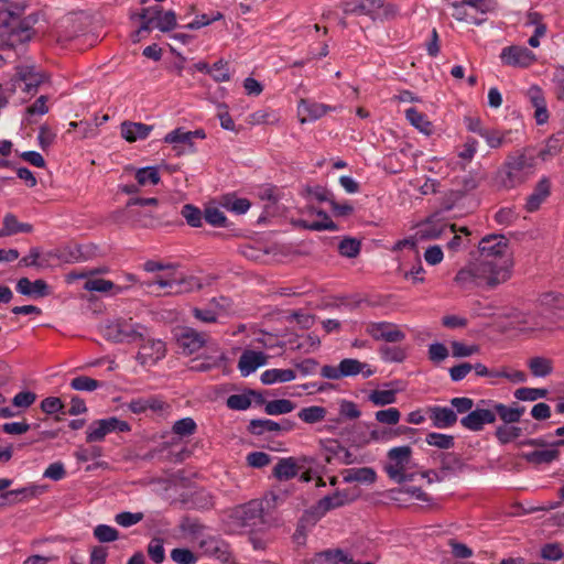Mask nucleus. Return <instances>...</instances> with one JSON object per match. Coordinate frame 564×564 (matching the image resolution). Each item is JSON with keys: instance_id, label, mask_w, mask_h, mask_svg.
Wrapping results in <instances>:
<instances>
[{"instance_id": "obj_1", "label": "nucleus", "mask_w": 564, "mask_h": 564, "mask_svg": "<svg viewBox=\"0 0 564 564\" xmlns=\"http://www.w3.org/2000/svg\"><path fill=\"white\" fill-rule=\"evenodd\" d=\"M24 11V4L9 1L0 9V50H15L32 39L37 19L23 17Z\"/></svg>"}, {"instance_id": "obj_2", "label": "nucleus", "mask_w": 564, "mask_h": 564, "mask_svg": "<svg viewBox=\"0 0 564 564\" xmlns=\"http://www.w3.org/2000/svg\"><path fill=\"white\" fill-rule=\"evenodd\" d=\"M535 158L525 150L510 153L495 175V184L500 189H512L525 183L534 173Z\"/></svg>"}, {"instance_id": "obj_3", "label": "nucleus", "mask_w": 564, "mask_h": 564, "mask_svg": "<svg viewBox=\"0 0 564 564\" xmlns=\"http://www.w3.org/2000/svg\"><path fill=\"white\" fill-rule=\"evenodd\" d=\"M471 265L476 273L477 286L492 289L510 279L513 262L511 259H505L502 263H498L495 260L479 257Z\"/></svg>"}, {"instance_id": "obj_4", "label": "nucleus", "mask_w": 564, "mask_h": 564, "mask_svg": "<svg viewBox=\"0 0 564 564\" xmlns=\"http://www.w3.org/2000/svg\"><path fill=\"white\" fill-rule=\"evenodd\" d=\"M540 312L530 329L550 328L557 318L564 317V295L557 292L543 293L540 299Z\"/></svg>"}, {"instance_id": "obj_5", "label": "nucleus", "mask_w": 564, "mask_h": 564, "mask_svg": "<svg viewBox=\"0 0 564 564\" xmlns=\"http://www.w3.org/2000/svg\"><path fill=\"white\" fill-rule=\"evenodd\" d=\"M230 523L236 529L252 530L263 522V507L259 500H250L247 503L239 505L230 510Z\"/></svg>"}, {"instance_id": "obj_6", "label": "nucleus", "mask_w": 564, "mask_h": 564, "mask_svg": "<svg viewBox=\"0 0 564 564\" xmlns=\"http://www.w3.org/2000/svg\"><path fill=\"white\" fill-rule=\"evenodd\" d=\"M141 330H145V327L139 324H133L131 318H118L108 322L102 327V335L107 340L115 343H130L137 341L138 338H143V333Z\"/></svg>"}, {"instance_id": "obj_7", "label": "nucleus", "mask_w": 564, "mask_h": 564, "mask_svg": "<svg viewBox=\"0 0 564 564\" xmlns=\"http://www.w3.org/2000/svg\"><path fill=\"white\" fill-rule=\"evenodd\" d=\"M412 447L409 445L393 447L388 451V463L383 469L388 477L397 484L404 482L403 471L410 465L412 459Z\"/></svg>"}, {"instance_id": "obj_8", "label": "nucleus", "mask_w": 564, "mask_h": 564, "mask_svg": "<svg viewBox=\"0 0 564 564\" xmlns=\"http://www.w3.org/2000/svg\"><path fill=\"white\" fill-rule=\"evenodd\" d=\"M508 239L503 235H489L484 237L478 246L479 257L502 263L505 259H511L508 252Z\"/></svg>"}, {"instance_id": "obj_9", "label": "nucleus", "mask_w": 564, "mask_h": 564, "mask_svg": "<svg viewBox=\"0 0 564 564\" xmlns=\"http://www.w3.org/2000/svg\"><path fill=\"white\" fill-rule=\"evenodd\" d=\"M440 462L441 467L438 471L426 470L422 473V477L434 475L437 481H443L447 476L463 473L468 467L464 459L454 452L441 453Z\"/></svg>"}, {"instance_id": "obj_10", "label": "nucleus", "mask_w": 564, "mask_h": 564, "mask_svg": "<svg viewBox=\"0 0 564 564\" xmlns=\"http://www.w3.org/2000/svg\"><path fill=\"white\" fill-rule=\"evenodd\" d=\"M142 344L140 345L137 360L142 366H152L165 356V344L160 339L147 338L143 334V338H138Z\"/></svg>"}, {"instance_id": "obj_11", "label": "nucleus", "mask_w": 564, "mask_h": 564, "mask_svg": "<svg viewBox=\"0 0 564 564\" xmlns=\"http://www.w3.org/2000/svg\"><path fill=\"white\" fill-rule=\"evenodd\" d=\"M500 58L505 65L513 67H528L536 61V56L531 50L519 45L502 48Z\"/></svg>"}, {"instance_id": "obj_12", "label": "nucleus", "mask_w": 564, "mask_h": 564, "mask_svg": "<svg viewBox=\"0 0 564 564\" xmlns=\"http://www.w3.org/2000/svg\"><path fill=\"white\" fill-rule=\"evenodd\" d=\"M366 333L375 340L387 343H400L405 338V334L395 324L389 322L369 323Z\"/></svg>"}, {"instance_id": "obj_13", "label": "nucleus", "mask_w": 564, "mask_h": 564, "mask_svg": "<svg viewBox=\"0 0 564 564\" xmlns=\"http://www.w3.org/2000/svg\"><path fill=\"white\" fill-rule=\"evenodd\" d=\"M295 427V423L291 420L283 419L275 422L269 419H254L249 422L248 432L252 435H263L265 433L290 432Z\"/></svg>"}, {"instance_id": "obj_14", "label": "nucleus", "mask_w": 564, "mask_h": 564, "mask_svg": "<svg viewBox=\"0 0 564 564\" xmlns=\"http://www.w3.org/2000/svg\"><path fill=\"white\" fill-rule=\"evenodd\" d=\"M564 446V438H560L550 444L549 448L535 449L523 453L521 457L529 464L534 466L550 465L560 457L558 447Z\"/></svg>"}, {"instance_id": "obj_15", "label": "nucleus", "mask_w": 564, "mask_h": 564, "mask_svg": "<svg viewBox=\"0 0 564 564\" xmlns=\"http://www.w3.org/2000/svg\"><path fill=\"white\" fill-rule=\"evenodd\" d=\"M382 6L383 0H348L341 3V9L347 15H367L375 20Z\"/></svg>"}, {"instance_id": "obj_16", "label": "nucleus", "mask_w": 564, "mask_h": 564, "mask_svg": "<svg viewBox=\"0 0 564 564\" xmlns=\"http://www.w3.org/2000/svg\"><path fill=\"white\" fill-rule=\"evenodd\" d=\"M332 110H337V107H330L308 99H301L297 106L301 123L317 120Z\"/></svg>"}, {"instance_id": "obj_17", "label": "nucleus", "mask_w": 564, "mask_h": 564, "mask_svg": "<svg viewBox=\"0 0 564 564\" xmlns=\"http://www.w3.org/2000/svg\"><path fill=\"white\" fill-rule=\"evenodd\" d=\"M496 422V413L489 409L477 408L470 411L467 415L460 419V424L474 432L481 431L485 424H491Z\"/></svg>"}, {"instance_id": "obj_18", "label": "nucleus", "mask_w": 564, "mask_h": 564, "mask_svg": "<svg viewBox=\"0 0 564 564\" xmlns=\"http://www.w3.org/2000/svg\"><path fill=\"white\" fill-rule=\"evenodd\" d=\"M427 413L432 425L436 429L452 427L458 420L457 413L447 406H430Z\"/></svg>"}, {"instance_id": "obj_19", "label": "nucleus", "mask_w": 564, "mask_h": 564, "mask_svg": "<svg viewBox=\"0 0 564 564\" xmlns=\"http://www.w3.org/2000/svg\"><path fill=\"white\" fill-rule=\"evenodd\" d=\"M355 500L347 490L336 491L333 495L319 499L315 506L316 513L324 516L328 511L343 507Z\"/></svg>"}, {"instance_id": "obj_20", "label": "nucleus", "mask_w": 564, "mask_h": 564, "mask_svg": "<svg viewBox=\"0 0 564 564\" xmlns=\"http://www.w3.org/2000/svg\"><path fill=\"white\" fill-rule=\"evenodd\" d=\"M152 130L153 126L142 122L123 121L120 126L121 137L130 143L147 139Z\"/></svg>"}, {"instance_id": "obj_21", "label": "nucleus", "mask_w": 564, "mask_h": 564, "mask_svg": "<svg viewBox=\"0 0 564 564\" xmlns=\"http://www.w3.org/2000/svg\"><path fill=\"white\" fill-rule=\"evenodd\" d=\"M267 364V356L262 351L245 350L239 358L238 369L241 376L247 377L257 368Z\"/></svg>"}, {"instance_id": "obj_22", "label": "nucleus", "mask_w": 564, "mask_h": 564, "mask_svg": "<svg viewBox=\"0 0 564 564\" xmlns=\"http://www.w3.org/2000/svg\"><path fill=\"white\" fill-rule=\"evenodd\" d=\"M551 194V182L547 177H542L538 184L535 185L533 192L527 198L525 209L529 213H533L538 210L541 204L550 196Z\"/></svg>"}, {"instance_id": "obj_23", "label": "nucleus", "mask_w": 564, "mask_h": 564, "mask_svg": "<svg viewBox=\"0 0 564 564\" xmlns=\"http://www.w3.org/2000/svg\"><path fill=\"white\" fill-rule=\"evenodd\" d=\"M447 230V225L444 223H436L432 217L417 225L415 232L416 240H433L440 238Z\"/></svg>"}, {"instance_id": "obj_24", "label": "nucleus", "mask_w": 564, "mask_h": 564, "mask_svg": "<svg viewBox=\"0 0 564 564\" xmlns=\"http://www.w3.org/2000/svg\"><path fill=\"white\" fill-rule=\"evenodd\" d=\"M532 106L535 108L534 118L538 124H543L549 119V111L543 91L538 86H531L527 93Z\"/></svg>"}, {"instance_id": "obj_25", "label": "nucleus", "mask_w": 564, "mask_h": 564, "mask_svg": "<svg viewBox=\"0 0 564 564\" xmlns=\"http://www.w3.org/2000/svg\"><path fill=\"white\" fill-rule=\"evenodd\" d=\"M532 106L535 108L534 118L538 124H543L549 119V111L543 91L538 86H531L527 93Z\"/></svg>"}, {"instance_id": "obj_26", "label": "nucleus", "mask_w": 564, "mask_h": 564, "mask_svg": "<svg viewBox=\"0 0 564 564\" xmlns=\"http://www.w3.org/2000/svg\"><path fill=\"white\" fill-rule=\"evenodd\" d=\"M351 557L340 549L325 550L314 554L307 564H347Z\"/></svg>"}, {"instance_id": "obj_27", "label": "nucleus", "mask_w": 564, "mask_h": 564, "mask_svg": "<svg viewBox=\"0 0 564 564\" xmlns=\"http://www.w3.org/2000/svg\"><path fill=\"white\" fill-rule=\"evenodd\" d=\"M206 343V336L193 328H187L178 337V344L188 355L198 351Z\"/></svg>"}, {"instance_id": "obj_28", "label": "nucleus", "mask_w": 564, "mask_h": 564, "mask_svg": "<svg viewBox=\"0 0 564 564\" xmlns=\"http://www.w3.org/2000/svg\"><path fill=\"white\" fill-rule=\"evenodd\" d=\"M415 431V429L405 425L376 429L370 432V438L375 442L387 443L401 435H412Z\"/></svg>"}, {"instance_id": "obj_29", "label": "nucleus", "mask_w": 564, "mask_h": 564, "mask_svg": "<svg viewBox=\"0 0 564 564\" xmlns=\"http://www.w3.org/2000/svg\"><path fill=\"white\" fill-rule=\"evenodd\" d=\"M15 288L19 293L26 296L44 297L48 295V285L41 279L31 282L28 278H21Z\"/></svg>"}, {"instance_id": "obj_30", "label": "nucleus", "mask_w": 564, "mask_h": 564, "mask_svg": "<svg viewBox=\"0 0 564 564\" xmlns=\"http://www.w3.org/2000/svg\"><path fill=\"white\" fill-rule=\"evenodd\" d=\"M161 6H153L149 8H143L137 17L141 20V25L137 31V34H141L142 32H149L154 26V24L159 21L160 15L162 14Z\"/></svg>"}, {"instance_id": "obj_31", "label": "nucleus", "mask_w": 564, "mask_h": 564, "mask_svg": "<svg viewBox=\"0 0 564 564\" xmlns=\"http://www.w3.org/2000/svg\"><path fill=\"white\" fill-rule=\"evenodd\" d=\"M525 411L524 406L514 403V406H507L502 403H494V412L505 422V424L518 423Z\"/></svg>"}, {"instance_id": "obj_32", "label": "nucleus", "mask_w": 564, "mask_h": 564, "mask_svg": "<svg viewBox=\"0 0 564 564\" xmlns=\"http://www.w3.org/2000/svg\"><path fill=\"white\" fill-rule=\"evenodd\" d=\"M377 475L373 468L370 467H360V468H350L345 470L344 481L345 482H365L372 484L376 481Z\"/></svg>"}, {"instance_id": "obj_33", "label": "nucleus", "mask_w": 564, "mask_h": 564, "mask_svg": "<svg viewBox=\"0 0 564 564\" xmlns=\"http://www.w3.org/2000/svg\"><path fill=\"white\" fill-rule=\"evenodd\" d=\"M299 467L293 457L281 458L273 468V475L279 480H289L297 475Z\"/></svg>"}, {"instance_id": "obj_34", "label": "nucleus", "mask_w": 564, "mask_h": 564, "mask_svg": "<svg viewBox=\"0 0 564 564\" xmlns=\"http://www.w3.org/2000/svg\"><path fill=\"white\" fill-rule=\"evenodd\" d=\"M295 377V371L292 369H269L261 375V382L263 384L289 382L294 380Z\"/></svg>"}, {"instance_id": "obj_35", "label": "nucleus", "mask_w": 564, "mask_h": 564, "mask_svg": "<svg viewBox=\"0 0 564 564\" xmlns=\"http://www.w3.org/2000/svg\"><path fill=\"white\" fill-rule=\"evenodd\" d=\"M183 283H184V280L177 279L174 276H170L167 279L158 276L151 281L141 282L140 286L143 289H151L154 285H158L160 288H170L171 291L167 294H172V293H181L183 291V289H182Z\"/></svg>"}, {"instance_id": "obj_36", "label": "nucleus", "mask_w": 564, "mask_h": 564, "mask_svg": "<svg viewBox=\"0 0 564 564\" xmlns=\"http://www.w3.org/2000/svg\"><path fill=\"white\" fill-rule=\"evenodd\" d=\"M405 117L411 122V124L419 129L421 132L425 133L426 135L432 133L433 126L424 113L417 111L415 108H409L405 111Z\"/></svg>"}, {"instance_id": "obj_37", "label": "nucleus", "mask_w": 564, "mask_h": 564, "mask_svg": "<svg viewBox=\"0 0 564 564\" xmlns=\"http://www.w3.org/2000/svg\"><path fill=\"white\" fill-rule=\"evenodd\" d=\"M528 367L534 377H546L553 371V361L545 357H533L529 360Z\"/></svg>"}, {"instance_id": "obj_38", "label": "nucleus", "mask_w": 564, "mask_h": 564, "mask_svg": "<svg viewBox=\"0 0 564 564\" xmlns=\"http://www.w3.org/2000/svg\"><path fill=\"white\" fill-rule=\"evenodd\" d=\"M129 216L132 225L142 228L153 227L158 221L151 212L135 209L133 207L129 208Z\"/></svg>"}, {"instance_id": "obj_39", "label": "nucleus", "mask_w": 564, "mask_h": 564, "mask_svg": "<svg viewBox=\"0 0 564 564\" xmlns=\"http://www.w3.org/2000/svg\"><path fill=\"white\" fill-rule=\"evenodd\" d=\"M327 410L324 406L312 405L303 408L297 413V416L307 424H315L325 419Z\"/></svg>"}, {"instance_id": "obj_40", "label": "nucleus", "mask_w": 564, "mask_h": 564, "mask_svg": "<svg viewBox=\"0 0 564 564\" xmlns=\"http://www.w3.org/2000/svg\"><path fill=\"white\" fill-rule=\"evenodd\" d=\"M295 403L288 399H276L268 401L264 406V412L268 415H280L292 412L295 409Z\"/></svg>"}, {"instance_id": "obj_41", "label": "nucleus", "mask_w": 564, "mask_h": 564, "mask_svg": "<svg viewBox=\"0 0 564 564\" xmlns=\"http://www.w3.org/2000/svg\"><path fill=\"white\" fill-rule=\"evenodd\" d=\"M135 180L140 186L159 184L161 177L156 166H145L135 171Z\"/></svg>"}, {"instance_id": "obj_42", "label": "nucleus", "mask_w": 564, "mask_h": 564, "mask_svg": "<svg viewBox=\"0 0 564 564\" xmlns=\"http://www.w3.org/2000/svg\"><path fill=\"white\" fill-rule=\"evenodd\" d=\"M379 354L386 362H402L406 358V350L400 346L382 345L379 348Z\"/></svg>"}, {"instance_id": "obj_43", "label": "nucleus", "mask_w": 564, "mask_h": 564, "mask_svg": "<svg viewBox=\"0 0 564 564\" xmlns=\"http://www.w3.org/2000/svg\"><path fill=\"white\" fill-rule=\"evenodd\" d=\"M3 225L9 236L17 235L19 232H31L33 230V226L28 223H20L15 215L7 214L3 218Z\"/></svg>"}, {"instance_id": "obj_44", "label": "nucleus", "mask_w": 564, "mask_h": 564, "mask_svg": "<svg viewBox=\"0 0 564 564\" xmlns=\"http://www.w3.org/2000/svg\"><path fill=\"white\" fill-rule=\"evenodd\" d=\"M425 442L430 446H435L440 449H449L455 445L454 436L436 432L429 433L426 435Z\"/></svg>"}, {"instance_id": "obj_45", "label": "nucleus", "mask_w": 564, "mask_h": 564, "mask_svg": "<svg viewBox=\"0 0 564 564\" xmlns=\"http://www.w3.org/2000/svg\"><path fill=\"white\" fill-rule=\"evenodd\" d=\"M496 437L501 444H507L522 435V429L519 426L503 424L497 427Z\"/></svg>"}, {"instance_id": "obj_46", "label": "nucleus", "mask_w": 564, "mask_h": 564, "mask_svg": "<svg viewBox=\"0 0 564 564\" xmlns=\"http://www.w3.org/2000/svg\"><path fill=\"white\" fill-rule=\"evenodd\" d=\"M369 401H371L377 406H384L388 404H392L397 400V391L395 390H373L370 392L368 397Z\"/></svg>"}, {"instance_id": "obj_47", "label": "nucleus", "mask_w": 564, "mask_h": 564, "mask_svg": "<svg viewBox=\"0 0 564 564\" xmlns=\"http://www.w3.org/2000/svg\"><path fill=\"white\" fill-rule=\"evenodd\" d=\"M367 367L368 364L361 362L352 358H346L339 362L340 373L343 375V378L357 376L360 372H362V370Z\"/></svg>"}, {"instance_id": "obj_48", "label": "nucleus", "mask_w": 564, "mask_h": 564, "mask_svg": "<svg viewBox=\"0 0 564 564\" xmlns=\"http://www.w3.org/2000/svg\"><path fill=\"white\" fill-rule=\"evenodd\" d=\"M147 552L149 557L155 563L161 564L165 560L164 541L161 538H153L148 544Z\"/></svg>"}, {"instance_id": "obj_49", "label": "nucleus", "mask_w": 564, "mask_h": 564, "mask_svg": "<svg viewBox=\"0 0 564 564\" xmlns=\"http://www.w3.org/2000/svg\"><path fill=\"white\" fill-rule=\"evenodd\" d=\"M455 281L462 286V288H465V289H471L474 286H477V280H476V273H475V270L470 264H468L467 267L460 269L456 276H455Z\"/></svg>"}, {"instance_id": "obj_50", "label": "nucleus", "mask_w": 564, "mask_h": 564, "mask_svg": "<svg viewBox=\"0 0 564 564\" xmlns=\"http://www.w3.org/2000/svg\"><path fill=\"white\" fill-rule=\"evenodd\" d=\"M85 290L94 292H108L116 289V294L123 291V288L116 286L111 281L105 279H91L86 281Z\"/></svg>"}, {"instance_id": "obj_51", "label": "nucleus", "mask_w": 564, "mask_h": 564, "mask_svg": "<svg viewBox=\"0 0 564 564\" xmlns=\"http://www.w3.org/2000/svg\"><path fill=\"white\" fill-rule=\"evenodd\" d=\"M181 215L186 219L191 227H200L203 214L200 209L192 204H186L182 207Z\"/></svg>"}, {"instance_id": "obj_52", "label": "nucleus", "mask_w": 564, "mask_h": 564, "mask_svg": "<svg viewBox=\"0 0 564 564\" xmlns=\"http://www.w3.org/2000/svg\"><path fill=\"white\" fill-rule=\"evenodd\" d=\"M108 434L102 420H96L90 423L86 432V441L88 443L101 442Z\"/></svg>"}, {"instance_id": "obj_53", "label": "nucleus", "mask_w": 564, "mask_h": 564, "mask_svg": "<svg viewBox=\"0 0 564 564\" xmlns=\"http://www.w3.org/2000/svg\"><path fill=\"white\" fill-rule=\"evenodd\" d=\"M547 394L546 389L540 388H519L514 392V397L521 401H535L538 399L545 398Z\"/></svg>"}, {"instance_id": "obj_54", "label": "nucleus", "mask_w": 564, "mask_h": 564, "mask_svg": "<svg viewBox=\"0 0 564 564\" xmlns=\"http://www.w3.org/2000/svg\"><path fill=\"white\" fill-rule=\"evenodd\" d=\"M540 556L545 561H560L564 556V552L560 543H546L540 549Z\"/></svg>"}, {"instance_id": "obj_55", "label": "nucleus", "mask_w": 564, "mask_h": 564, "mask_svg": "<svg viewBox=\"0 0 564 564\" xmlns=\"http://www.w3.org/2000/svg\"><path fill=\"white\" fill-rule=\"evenodd\" d=\"M70 388L77 391H94L101 386V383L87 376H78L70 381Z\"/></svg>"}, {"instance_id": "obj_56", "label": "nucleus", "mask_w": 564, "mask_h": 564, "mask_svg": "<svg viewBox=\"0 0 564 564\" xmlns=\"http://www.w3.org/2000/svg\"><path fill=\"white\" fill-rule=\"evenodd\" d=\"M338 251L343 257L355 258L360 252V241L355 238H345L339 242Z\"/></svg>"}, {"instance_id": "obj_57", "label": "nucleus", "mask_w": 564, "mask_h": 564, "mask_svg": "<svg viewBox=\"0 0 564 564\" xmlns=\"http://www.w3.org/2000/svg\"><path fill=\"white\" fill-rule=\"evenodd\" d=\"M197 425L192 417H184L173 424L172 431L180 436H191L196 432Z\"/></svg>"}, {"instance_id": "obj_58", "label": "nucleus", "mask_w": 564, "mask_h": 564, "mask_svg": "<svg viewBox=\"0 0 564 564\" xmlns=\"http://www.w3.org/2000/svg\"><path fill=\"white\" fill-rule=\"evenodd\" d=\"M171 558L176 564H195L197 556L186 547H176L171 551Z\"/></svg>"}, {"instance_id": "obj_59", "label": "nucleus", "mask_w": 564, "mask_h": 564, "mask_svg": "<svg viewBox=\"0 0 564 564\" xmlns=\"http://www.w3.org/2000/svg\"><path fill=\"white\" fill-rule=\"evenodd\" d=\"M18 75L20 79L25 83V90L28 93H30L32 89H36L40 84L33 67H18Z\"/></svg>"}, {"instance_id": "obj_60", "label": "nucleus", "mask_w": 564, "mask_h": 564, "mask_svg": "<svg viewBox=\"0 0 564 564\" xmlns=\"http://www.w3.org/2000/svg\"><path fill=\"white\" fill-rule=\"evenodd\" d=\"M94 536L101 543L112 542L118 539L119 532L110 525L99 524L94 529Z\"/></svg>"}, {"instance_id": "obj_61", "label": "nucleus", "mask_w": 564, "mask_h": 564, "mask_svg": "<svg viewBox=\"0 0 564 564\" xmlns=\"http://www.w3.org/2000/svg\"><path fill=\"white\" fill-rule=\"evenodd\" d=\"M375 416L379 423L395 425L400 421L401 412L397 408H389L387 410L377 411Z\"/></svg>"}, {"instance_id": "obj_62", "label": "nucleus", "mask_w": 564, "mask_h": 564, "mask_svg": "<svg viewBox=\"0 0 564 564\" xmlns=\"http://www.w3.org/2000/svg\"><path fill=\"white\" fill-rule=\"evenodd\" d=\"M164 142L170 144H188L193 147V142L191 141V134L188 131H185L182 128H177L171 132H169L164 137Z\"/></svg>"}, {"instance_id": "obj_63", "label": "nucleus", "mask_w": 564, "mask_h": 564, "mask_svg": "<svg viewBox=\"0 0 564 564\" xmlns=\"http://www.w3.org/2000/svg\"><path fill=\"white\" fill-rule=\"evenodd\" d=\"M205 220L216 227H226L227 226V218L225 214L217 207H208L205 209L204 213Z\"/></svg>"}, {"instance_id": "obj_64", "label": "nucleus", "mask_w": 564, "mask_h": 564, "mask_svg": "<svg viewBox=\"0 0 564 564\" xmlns=\"http://www.w3.org/2000/svg\"><path fill=\"white\" fill-rule=\"evenodd\" d=\"M226 404L231 410H247L251 405V398L248 393L231 394L227 398Z\"/></svg>"}]
</instances>
